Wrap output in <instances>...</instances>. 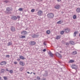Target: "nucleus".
<instances>
[{"mask_svg": "<svg viewBox=\"0 0 80 80\" xmlns=\"http://www.w3.org/2000/svg\"><path fill=\"white\" fill-rule=\"evenodd\" d=\"M11 11H12V8L8 7L6 8V11H4V12L7 15H10V14H12Z\"/></svg>", "mask_w": 80, "mask_h": 80, "instance_id": "obj_1", "label": "nucleus"}, {"mask_svg": "<svg viewBox=\"0 0 80 80\" xmlns=\"http://www.w3.org/2000/svg\"><path fill=\"white\" fill-rule=\"evenodd\" d=\"M54 16L53 14L52 13H49L47 14V17L48 18H53Z\"/></svg>", "mask_w": 80, "mask_h": 80, "instance_id": "obj_2", "label": "nucleus"}, {"mask_svg": "<svg viewBox=\"0 0 80 80\" xmlns=\"http://www.w3.org/2000/svg\"><path fill=\"white\" fill-rule=\"evenodd\" d=\"M71 67L72 69H77L78 68L77 65L74 64L72 65Z\"/></svg>", "mask_w": 80, "mask_h": 80, "instance_id": "obj_3", "label": "nucleus"}, {"mask_svg": "<svg viewBox=\"0 0 80 80\" xmlns=\"http://www.w3.org/2000/svg\"><path fill=\"white\" fill-rule=\"evenodd\" d=\"M21 34L23 35H27V32L26 31H24L21 32Z\"/></svg>", "mask_w": 80, "mask_h": 80, "instance_id": "obj_4", "label": "nucleus"}, {"mask_svg": "<svg viewBox=\"0 0 80 80\" xmlns=\"http://www.w3.org/2000/svg\"><path fill=\"white\" fill-rule=\"evenodd\" d=\"M10 30L12 32H15L16 31L15 30V28L13 26H12L11 27Z\"/></svg>", "mask_w": 80, "mask_h": 80, "instance_id": "obj_5", "label": "nucleus"}, {"mask_svg": "<svg viewBox=\"0 0 80 80\" xmlns=\"http://www.w3.org/2000/svg\"><path fill=\"white\" fill-rule=\"evenodd\" d=\"M38 14L39 16H41L42 15V14H43V12L42 11H38Z\"/></svg>", "mask_w": 80, "mask_h": 80, "instance_id": "obj_6", "label": "nucleus"}, {"mask_svg": "<svg viewBox=\"0 0 80 80\" xmlns=\"http://www.w3.org/2000/svg\"><path fill=\"white\" fill-rule=\"evenodd\" d=\"M6 64H7V62L4 61H3L0 63L1 65H5Z\"/></svg>", "mask_w": 80, "mask_h": 80, "instance_id": "obj_7", "label": "nucleus"}, {"mask_svg": "<svg viewBox=\"0 0 80 80\" xmlns=\"http://www.w3.org/2000/svg\"><path fill=\"white\" fill-rule=\"evenodd\" d=\"M54 8L56 9H59L60 8V5L58 4H56L54 7Z\"/></svg>", "mask_w": 80, "mask_h": 80, "instance_id": "obj_8", "label": "nucleus"}, {"mask_svg": "<svg viewBox=\"0 0 80 80\" xmlns=\"http://www.w3.org/2000/svg\"><path fill=\"white\" fill-rule=\"evenodd\" d=\"M39 36L38 35H36L35 34H34L32 35V38H37V37H38Z\"/></svg>", "mask_w": 80, "mask_h": 80, "instance_id": "obj_9", "label": "nucleus"}, {"mask_svg": "<svg viewBox=\"0 0 80 80\" xmlns=\"http://www.w3.org/2000/svg\"><path fill=\"white\" fill-rule=\"evenodd\" d=\"M43 77H47L48 76V72L45 71V72L44 74L43 75Z\"/></svg>", "mask_w": 80, "mask_h": 80, "instance_id": "obj_10", "label": "nucleus"}, {"mask_svg": "<svg viewBox=\"0 0 80 80\" xmlns=\"http://www.w3.org/2000/svg\"><path fill=\"white\" fill-rule=\"evenodd\" d=\"M19 65L21 66H24L25 65V63L22 61H20L19 62Z\"/></svg>", "mask_w": 80, "mask_h": 80, "instance_id": "obj_11", "label": "nucleus"}, {"mask_svg": "<svg viewBox=\"0 0 80 80\" xmlns=\"http://www.w3.org/2000/svg\"><path fill=\"white\" fill-rule=\"evenodd\" d=\"M6 70L7 72H9V73H13V70H9L8 69V68H7L6 69Z\"/></svg>", "mask_w": 80, "mask_h": 80, "instance_id": "obj_12", "label": "nucleus"}, {"mask_svg": "<svg viewBox=\"0 0 80 80\" xmlns=\"http://www.w3.org/2000/svg\"><path fill=\"white\" fill-rule=\"evenodd\" d=\"M48 54L51 57H53V54H52V52L50 51L48 52Z\"/></svg>", "mask_w": 80, "mask_h": 80, "instance_id": "obj_13", "label": "nucleus"}, {"mask_svg": "<svg viewBox=\"0 0 80 80\" xmlns=\"http://www.w3.org/2000/svg\"><path fill=\"white\" fill-rule=\"evenodd\" d=\"M65 31L66 33H68L70 32V29L68 28H67L65 29Z\"/></svg>", "mask_w": 80, "mask_h": 80, "instance_id": "obj_14", "label": "nucleus"}, {"mask_svg": "<svg viewBox=\"0 0 80 80\" xmlns=\"http://www.w3.org/2000/svg\"><path fill=\"white\" fill-rule=\"evenodd\" d=\"M36 44V42L34 41H31V45H34Z\"/></svg>", "mask_w": 80, "mask_h": 80, "instance_id": "obj_15", "label": "nucleus"}, {"mask_svg": "<svg viewBox=\"0 0 80 80\" xmlns=\"http://www.w3.org/2000/svg\"><path fill=\"white\" fill-rule=\"evenodd\" d=\"M11 18L12 19V20H16L17 18V17H15V16H13Z\"/></svg>", "mask_w": 80, "mask_h": 80, "instance_id": "obj_16", "label": "nucleus"}, {"mask_svg": "<svg viewBox=\"0 0 80 80\" xmlns=\"http://www.w3.org/2000/svg\"><path fill=\"white\" fill-rule=\"evenodd\" d=\"M1 70H0V73H4V72L5 71V69H1Z\"/></svg>", "mask_w": 80, "mask_h": 80, "instance_id": "obj_17", "label": "nucleus"}, {"mask_svg": "<svg viewBox=\"0 0 80 80\" xmlns=\"http://www.w3.org/2000/svg\"><path fill=\"white\" fill-rule=\"evenodd\" d=\"M76 12L78 13H80V8H78L76 9Z\"/></svg>", "mask_w": 80, "mask_h": 80, "instance_id": "obj_18", "label": "nucleus"}, {"mask_svg": "<svg viewBox=\"0 0 80 80\" xmlns=\"http://www.w3.org/2000/svg\"><path fill=\"white\" fill-rule=\"evenodd\" d=\"M78 33V31H75L74 32V37H76L77 34Z\"/></svg>", "mask_w": 80, "mask_h": 80, "instance_id": "obj_19", "label": "nucleus"}, {"mask_svg": "<svg viewBox=\"0 0 80 80\" xmlns=\"http://www.w3.org/2000/svg\"><path fill=\"white\" fill-rule=\"evenodd\" d=\"M26 37L25 36L21 35L20 36V38H25Z\"/></svg>", "mask_w": 80, "mask_h": 80, "instance_id": "obj_20", "label": "nucleus"}, {"mask_svg": "<svg viewBox=\"0 0 80 80\" xmlns=\"http://www.w3.org/2000/svg\"><path fill=\"white\" fill-rule=\"evenodd\" d=\"M20 58V59H21L22 60H24V59H25V58L24 57L22 56H21L19 57Z\"/></svg>", "mask_w": 80, "mask_h": 80, "instance_id": "obj_21", "label": "nucleus"}, {"mask_svg": "<svg viewBox=\"0 0 80 80\" xmlns=\"http://www.w3.org/2000/svg\"><path fill=\"white\" fill-rule=\"evenodd\" d=\"M60 38V36H57L56 37V39L57 40H58Z\"/></svg>", "mask_w": 80, "mask_h": 80, "instance_id": "obj_22", "label": "nucleus"}, {"mask_svg": "<svg viewBox=\"0 0 80 80\" xmlns=\"http://www.w3.org/2000/svg\"><path fill=\"white\" fill-rule=\"evenodd\" d=\"M73 62H74V61L71 60L69 61L68 63H73Z\"/></svg>", "mask_w": 80, "mask_h": 80, "instance_id": "obj_23", "label": "nucleus"}, {"mask_svg": "<svg viewBox=\"0 0 80 80\" xmlns=\"http://www.w3.org/2000/svg\"><path fill=\"white\" fill-rule=\"evenodd\" d=\"M70 43L71 45H74V42L73 41H70Z\"/></svg>", "mask_w": 80, "mask_h": 80, "instance_id": "obj_24", "label": "nucleus"}, {"mask_svg": "<svg viewBox=\"0 0 80 80\" xmlns=\"http://www.w3.org/2000/svg\"><path fill=\"white\" fill-rule=\"evenodd\" d=\"M12 44V42H9L8 43V46H10V45H11Z\"/></svg>", "mask_w": 80, "mask_h": 80, "instance_id": "obj_25", "label": "nucleus"}, {"mask_svg": "<svg viewBox=\"0 0 80 80\" xmlns=\"http://www.w3.org/2000/svg\"><path fill=\"white\" fill-rule=\"evenodd\" d=\"M77 51H75L72 52V55H76L77 54Z\"/></svg>", "mask_w": 80, "mask_h": 80, "instance_id": "obj_26", "label": "nucleus"}, {"mask_svg": "<svg viewBox=\"0 0 80 80\" xmlns=\"http://www.w3.org/2000/svg\"><path fill=\"white\" fill-rule=\"evenodd\" d=\"M73 19H76V18H77V16L74 15L73 16Z\"/></svg>", "mask_w": 80, "mask_h": 80, "instance_id": "obj_27", "label": "nucleus"}, {"mask_svg": "<svg viewBox=\"0 0 80 80\" xmlns=\"http://www.w3.org/2000/svg\"><path fill=\"white\" fill-rule=\"evenodd\" d=\"M46 33L47 34H49V33H50V30H48L46 31Z\"/></svg>", "mask_w": 80, "mask_h": 80, "instance_id": "obj_28", "label": "nucleus"}, {"mask_svg": "<svg viewBox=\"0 0 80 80\" xmlns=\"http://www.w3.org/2000/svg\"><path fill=\"white\" fill-rule=\"evenodd\" d=\"M4 2L5 3H8L9 2L8 0H6L5 1H4Z\"/></svg>", "mask_w": 80, "mask_h": 80, "instance_id": "obj_29", "label": "nucleus"}, {"mask_svg": "<svg viewBox=\"0 0 80 80\" xmlns=\"http://www.w3.org/2000/svg\"><path fill=\"white\" fill-rule=\"evenodd\" d=\"M57 24H61V23H61V21H59L58 22H57Z\"/></svg>", "mask_w": 80, "mask_h": 80, "instance_id": "obj_30", "label": "nucleus"}, {"mask_svg": "<svg viewBox=\"0 0 80 80\" xmlns=\"http://www.w3.org/2000/svg\"><path fill=\"white\" fill-rule=\"evenodd\" d=\"M18 10L19 11H23V9L22 8H19L18 9Z\"/></svg>", "mask_w": 80, "mask_h": 80, "instance_id": "obj_31", "label": "nucleus"}, {"mask_svg": "<svg viewBox=\"0 0 80 80\" xmlns=\"http://www.w3.org/2000/svg\"><path fill=\"white\" fill-rule=\"evenodd\" d=\"M5 57L6 58H9L10 57V55H6L5 56Z\"/></svg>", "mask_w": 80, "mask_h": 80, "instance_id": "obj_32", "label": "nucleus"}, {"mask_svg": "<svg viewBox=\"0 0 80 80\" xmlns=\"http://www.w3.org/2000/svg\"><path fill=\"white\" fill-rule=\"evenodd\" d=\"M57 53L58 54V56L59 57H62V55H61V54H60L58 53V52H57Z\"/></svg>", "mask_w": 80, "mask_h": 80, "instance_id": "obj_33", "label": "nucleus"}, {"mask_svg": "<svg viewBox=\"0 0 80 80\" xmlns=\"http://www.w3.org/2000/svg\"><path fill=\"white\" fill-rule=\"evenodd\" d=\"M3 78L5 80H7V79H8V78H7V77H3Z\"/></svg>", "mask_w": 80, "mask_h": 80, "instance_id": "obj_34", "label": "nucleus"}, {"mask_svg": "<svg viewBox=\"0 0 80 80\" xmlns=\"http://www.w3.org/2000/svg\"><path fill=\"white\" fill-rule=\"evenodd\" d=\"M64 33V31H61V35H63V34Z\"/></svg>", "mask_w": 80, "mask_h": 80, "instance_id": "obj_35", "label": "nucleus"}, {"mask_svg": "<svg viewBox=\"0 0 80 80\" xmlns=\"http://www.w3.org/2000/svg\"><path fill=\"white\" fill-rule=\"evenodd\" d=\"M37 79L38 80H40V78L39 76H37Z\"/></svg>", "mask_w": 80, "mask_h": 80, "instance_id": "obj_36", "label": "nucleus"}, {"mask_svg": "<svg viewBox=\"0 0 80 80\" xmlns=\"http://www.w3.org/2000/svg\"><path fill=\"white\" fill-rule=\"evenodd\" d=\"M35 11V9H32L31 10V12H34V11Z\"/></svg>", "mask_w": 80, "mask_h": 80, "instance_id": "obj_37", "label": "nucleus"}, {"mask_svg": "<svg viewBox=\"0 0 80 80\" xmlns=\"http://www.w3.org/2000/svg\"><path fill=\"white\" fill-rule=\"evenodd\" d=\"M23 68H20V70L21 71H22V70H23Z\"/></svg>", "mask_w": 80, "mask_h": 80, "instance_id": "obj_38", "label": "nucleus"}, {"mask_svg": "<svg viewBox=\"0 0 80 80\" xmlns=\"http://www.w3.org/2000/svg\"><path fill=\"white\" fill-rule=\"evenodd\" d=\"M14 63L15 65H16V64H17V62H14Z\"/></svg>", "mask_w": 80, "mask_h": 80, "instance_id": "obj_39", "label": "nucleus"}, {"mask_svg": "<svg viewBox=\"0 0 80 80\" xmlns=\"http://www.w3.org/2000/svg\"><path fill=\"white\" fill-rule=\"evenodd\" d=\"M58 2H61L62 0H56Z\"/></svg>", "mask_w": 80, "mask_h": 80, "instance_id": "obj_40", "label": "nucleus"}, {"mask_svg": "<svg viewBox=\"0 0 80 80\" xmlns=\"http://www.w3.org/2000/svg\"><path fill=\"white\" fill-rule=\"evenodd\" d=\"M62 43L64 44L65 43V42H64V41H62Z\"/></svg>", "mask_w": 80, "mask_h": 80, "instance_id": "obj_41", "label": "nucleus"}, {"mask_svg": "<svg viewBox=\"0 0 80 80\" xmlns=\"http://www.w3.org/2000/svg\"><path fill=\"white\" fill-rule=\"evenodd\" d=\"M43 45H46V43H45V42H43Z\"/></svg>", "mask_w": 80, "mask_h": 80, "instance_id": "obj_42", "label": "nucleus"}, {"mask_svg": "<svg viewBox=\"0 0 80 80\" xmlns=\"http://www.w3.org/2000/svg\"><path fill=\"white\" fill-rule=\"evenodd\" d=\"M46 49H44L43 50V52H45L46 51Z\"/></svg>", "mask_w": 80, "mask_h": 80, "instance_id": "obj_43", "label": "nucleus"}, {"mask_svg": "<svg viewBox=\"0 0 80 80\" xmlns=\"http://www.w3.org/2000/svg\"><path fill=\"white\" fill-rule=\"evenodd\" d=\"M17 60L18 61H20V59H19V58L17 59Z\"/></svg>", "mask_w": 80, "mask_h": 80, "instance_id": "obj_44", "label": "nucleus"}, {"mask_svg": "<svg viewBox=\"0 0 80 80\" xmlns=\"http://www.w3.org/2000/svg\"><path fill=\"white\" fill-rule=\"evenodd\" d=\"M69 45V43H66V45Z\"/></svg>", "mask_w": 80, "mask_h": 80, "instance_id": "obj_45", "label": "nucleus"}, {"mask_svg": "<svg viewBox=\"0 0 80 80\" xmlns=\"http://www.w3.org/2000/svg\"><path fill=\"white\" fill-rule=\"evenodd\" d=\"M46 79L45 78H43V79H42V80H46Z\"/></svg>", "mask_w": 80, "mask_h": 80, "instance_id": "obj_46", "label": "nucleus"}, {"mask_svg": "<svg viewBox=\"0 0 80 80\" xmlns=\"http://www.w3.org/2000/svg\"><path fill=\"white\" fill-rule=\"evenodd\" d=\"M27 73H28V74H29L30 73V72H27Z\"/></svg>", "mask_w": 80, "mask_h": 80, "instance_id": "obj_47", "label": "nucleus"}, {"mask_svg": "<svg viewBox=\"0 0 80 80\" xmlns=\"http://www.w3.org/2000/svg\"><path fill=\"white\" fill-rule=\"evenodd\" d=\"M1 79H2V78L0 77V80H1Z\"/></svg>", "mask_w": 80, "mask_h": 80, "instance_id": "obj_48", "label": "nucleus"}, {"mask_svg": "<svg viewBox=\"0 0 80 80\" xmlns=\"http://www.w3.org/2000/svg\"><path fill=\"white\" fill-rule=\"evenodd\" d=\"M39 1H42L43 0H39Z\"/></svg>", "mask_w": 80, "mask_h": 80, "instance_id": "obj_49", "label": "nucleus"}, {"mask_svg": "<svg viewBox=\"0 0 80 80\" xmlns=\"http://www.w3.org/2000/svg\"><path fill=\"white\" fill-rule=\"evenodd\" d=\"M33 74L34 75H35V73H33Z\"/></svg>", "mask_w": 80, "mask_h": 80, "instance_id": "obj_50", "label": "nucleus"}, {"mask_svg": "<svg viewBox=\"0 0 80 80\" xmlns=\"http://www.w3.org/2000/svg\"><path fill=\"white\" fill-rule=\"evenodd\" d=\"M79 37H80V33L79 34Z\"/></svg>", "mask_w": 80, "mask_h": 80, "instance_id": "obj_51", "label": "nucleus"}, {"mask_svg": "<svg viewBox=\"0 0 80 80\" xmlns=\"http://www.w3.org/2000/svg\"><path fill=\"white\" fill-rule=\"evenodd\" d=\"M60 52V53H61L62 52V51H61Z\"/></svg>", "mask_w": 80, "mask_h": 80, "instance_id": "obj_52", "label": "nucleus"}, {"mask_svg": "<svg viewBox=\"0 0 80 80\" xmlns=\"http://www.w3.org/2000/svg\"><path fill=\"white\" fill-rule=\"evenodd\" d=\"M18 18H20V16L18 17Z\"/></svg>", "mask_w": 80, "mask_h": 80, "instance_id": "obj_53", "label": "nucleus"}, {"mask_svg": "<svg viewBox=\"0 0 80 80\" xmlns=\"http://www.w3.org/2000/svg\"><path fill=\"white\" fill-rule=\"evenodd\" d=\"M31 73H32V72H31Z\"/></svg>", "mask_w": 80, "mask_h": 80, "instance_id": "obj_54", "label": "nucleus"}, {"mask_svg": "<svg viewBox=\"0 0 80 80\" xmlns=\"http://www.w3.org/2000/svg\"><path fill=\"white\" fill-rule=\"evenodd\" d=\"M34 80H36V79H35Z\"/></svg>", "mask_w": 80, "mask_h": 80, "instance_id": "obj_55", "label": "nucleus"}]
</instances>
